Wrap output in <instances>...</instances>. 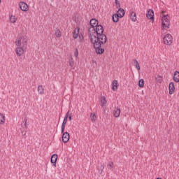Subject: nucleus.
<instances>
[{"mask_svg":"<svg viewBox=\"0 0 179 179\" xmlns=\"http://www.w3.org/2000/svg\"><path fill=\"white\" fill-rule=\"evenodd\" d=\"M88 31L90 33L89 37L90 38V41L93 45L96 54L99 55L104 54V48H101L103 44L107 43V36L103 34L104 28L101 24H99L93 28L92 31H90V29Z\"/></svg>","mask_w":179,"mask_h":179,"instance_id":"f257e3e1","label":"nucleus"},{"mask_svg":"<svg viewBox=\"0 0 179 179\" xmlns=\"http://www.w3.org/2000/svg\"><path fill=\"white\" fill-rule=\"evenodd\" d=\"M27 49V40H25V38L23 39L22 45V47H17L16 48V55L17 57H22L23 55V53Z\"/></svg>","mask_w":179,"mask_h":179,"instance_id":"f03ea898","label":"nucleus"},{"mask_svg":"<svg viewBox=\"0 0 179 179\" xmlns=\"http://www.w3.org/2000/svg\"><path fill=\"white\" fill-rule=\"evenodd\" d=\"M167 16H169V15H164L162 19V24L164 29H170V20H169Z\"/></svg>","mask_w":179,"mask_h":179,"instance_id":"7ed1b4c3","label":"nucleus"},{"mask_svg":"<svg viewBox=\"0 0 179 179\" xmlns=\"http://www.w3.org/2000/svg\"><path fill=\"white\" fill-rule=\"evenodd\" d=\"M164 44L166 45H171L173 44V36L171 34H167L164 36L163 38Z\"/></svg>","mask_w":179,"mask_h":179,"instance_id":"20e7f679","label":"nucleus"},{"mask_svg":"<svg viewBox=\"0 0 179 179\" xmlns=\"http://www.w3.org/2000/svg\"><path fill=\"white\" fill-rule=\"evenodd\" d=\"M146 17L149 20H154V19H155V11H153V10H152V9L148 10L147 11V13H146Z\"/></svg>","mask_w":179,"mask_h":179,"instance_id":"39448f33","label":"nucleus"},{"mask_svg":"<svg viewBox=\"0 0 179 179\" xmlns=\"http://www.w3.org/2000/svg\"><path fill=\"white\" fill-rule=\"evenodd\" d=\"M70 138H71V136L69 135V133L66 131L62 134V141L64 143H68V142H69Z\"/></svg>","mask_w":179,"mask_h":179,"instance_id":"423d86ee","label":"nucleus"},{"mask_svg":"<svg viewBox=\"0 0 179 179\" xmlns=\"http://www.w3.org/2000/svg\"><path fill=\"white\" fill-rule=\"evenodd\" d=\"M19 7L22 12H27L29 10V6L23 1L19 3Z\"/></svg>","mask_w":179,"mask_h":179,"instance_id":"0eeeda50","label":"nucleus"},{"mask_svg":"<svg viewBox=\"0 0 179 179\" xmlns=\"http://www.w3.org/2000/svg\"><path fill=\"white\" fill-rule=\"evenodd\" d=\"M90 25L92 29H94L95 27H96V26L99 25V21L96 20V18H92L90 21Z\"/></svg>","mask_w":179,"mask_h":179,"instance_id":"6e6552de","label":"nucleus"},{"mask_svg":"<svg viewBox=\"0 0 179 179\" xmlns=\"http://www.w3.org/2000/svg\"><path fill=\"white\" fill-rule=\"evenodd\" d=\"M24 38H25V40H27V38H26V36H21L18 38L17 41H15V45H17V47H22L23 45Z\"/></svg>","mask_w":179,"mask_h":179,"instance_id":"1a4fd4ad","label":"nucleus"},{"mask_svg":"<svg viewBox=\"0 0 179 179\" xmlns=\"http://www.w3.org/2000/svg\"><path fill=\"white\" fill-rule=\"evenodd\" d=\"M57 159H58V155H57V154H53L51 156L50 162L53 164V166H57Z\"/></svg>","mask_w":179,"mask_h":179,"instance_id":"9d476101","label":"nucleus"},{"mask_svg":"<svg viewBox=\"0 0 179 179\" xmlns=\"http://www.w3.org/2000/svg\"><path fill=\"white\" fill-rule=\"evenodd\" d=\"M169 94H174V90H176V87L174 86V83L171 82L169 85Z\"/></svg>","mask_w":179,"mask_h":179,"instance_id":"9b49d317","label":"nucleus"},{"mask_svg":"<svg viewBox=\"0 0 179 179\" xmlns=\"http://www.w3.org/2000/svg\"><path fill=\"white\" fill-rule=\"evenodd\" d=\"M113 115L115 117V118H118V117L121 115V110L120 108H115L113 110Z\"/></svg>","mask_w":179,"mask_h":179,"instance_id":"f8f14e48","label":"nucleus"},{"mask_svg":"<svg viewBox=\"0 0 179 179\" xmlns=\"http://www.w3.org/2000/svg\"><path fill=\"white\" fill-rule=\"evenodd\" d=\"M118 80H114L112 83V90L115 92L118 89Z\"/></svg>","mask_w":179,"mask_h":179,"instance_id":"ddd939ff","label":"nucleus"},{"mask_svg":"<svg viewBox=\"0 0 179 179\" xmlns=\"http://www.w3.org/2000/svg\"><path fill=\"white\" fill-rule=\"evenodd\" d=\"M116 14L118 15L120 18L124 17V16H125V10H124V8H118Z\"/></svg>","mask_w":179,"mask_h":179,"instance_id":"4468645a","label":"nucleus"},{"mask_svg":"<svg viewBox=\"0 0 179 179\" xmlns=\"http://www.w3.org/2000/svg\"><path fill=\"white\" fill-rule=\"evenodd\" d=\"M131 64L136 68L137 71H141V66L139 65L138 60L134 59L131 62Z\"/></svg>","mask_w":179,"mask_h":179,"instance_id":"2eb2a0df","label":"nucleus"},{"mask_svg":"<svg viewBox=\"0 0 179 179\" xmlns=\"http://www.w3.org/2000/svg\"><path fill=\"white\" fill-rule=\"evenodd\" d=\"M112 20L113 23H118L120 22V15L118 14H113L112 16Z\"/></svg>","mask_w":179,"mask_h":179,"instance_id":"dca6fc26","label":"nucleus"},{"mask_svg":"<svg viewBox=\"0 0 179 179\" xmlns=\"http://www.w3.org/2000/svg\"><path fill=\"white\" fill-rule=\"evenodd\" d=\"M173 80L174 82H176V83H178L179 82V71H176L174 72L173 74Z\"/></svg>","mask_w":179,"mask_h":179,"instance_id":"f3484780","label":"nucleus"},{"mask_svg":"<svg viewBox=\"0 0 179 179\" xmlns=\"http://www.w3.org/2000/svg\"><path fill=\"white\" fill-rule=\"evenodd\" d=\"M130 19L131 22H136V13L131 11L130 13Z\"/></svg>","mask_w":179,"mask_h":179,"instance_id":"a211bd4d","label":"nucleus"},{"mask_svg":"<svg viewBox=\"0 0 179 179\" xmlns=\"http://www.w3.org/2000/svg\"><path fill=\"white\" fill-rule=\"evenodd\" d=\"M106 105H107V100L106 99V96H101V107H106Z\"/></svg>","mask_w":179,"mask_h":179,"instance_id":"6ab92c4d","label":"nucleus"},{"mask_svg":"<svg viewBox=\"0 0 179 179\" xmlns=\"http://www.w3.org/2000/svg\"><path fill=\"white\" fill-rule=\"evenodd\" d=\"M79 36V28H78L77 29H76L74 31H73V38L76 39L78 38Z\"/></svg>","mask_w":179,"mask_h":179,"instance_id":"aec40b11","label":"nucleus"},{"mask_svg":"<svg viewBox=\"0 0 179 179\" xmlns=\"http://www.w3.org/2000/svg\"><path fill=\"white\" fill-rule=\"evenodd\" d=\"M0 124L1 125L5 124V115L2 113H0Z\"/></svg>","mask_w":179,"mask_h":179,"instance_id":"412c9836","label":"nucleus"},{"mask_svg":"<svg viewBox=\"0 0 179 179\" xmlns=\"http://www.w3.org/2000/svg\"><path fill=\"white\" fill-rule=\"evenodd\" d=\"M38 92L39 94H44V88L43 87V85H39L38 87Z\"/></svg>","mask_w":179,"mask_h":179,"instance_id":"4be33fe9","label":"nucleus"},{"mask_svg":"<svg viewBox=\"0 0 179 179\" xmlns=\"http://www.w3.org/2000/svg\"><path fill=\"white\" fill-rule=\"evenodd\" d=\"M55 36L57 37V38H60L62 34H61V31L59 29H56L55 32Z\"/></svg>","mask_w":179,"mask_h":179,"instance_id":"5701e85b","label":"nucleus"},{"mask_svg":"<svg viewBox=\"0 0 179 179\" xmlns=\"http://www.w3.org/2000/svg\"><path fill=\"white\" fill-rule=\"evenodd\" d=\"M16 20H17V18L15 15H11L10 17V22L11 23H16Z\"/></svg>","mask_w":179,"mask_h":179,"instance_id":"b1692460","label":"nucleus"},{"mask_svg":"<svg viewBox=\"0 0 179 179\" xmlns=\"http://www.w3.org/2000/svg\"><path fill=\"white\" fill-rule=\"evenodd\" d=\"M138 86L140 87H143V86H145V80H143V79L141 78L138 80Z\"/></svg>","mask_w":179,"mask_h":179,"instance_id":"393cba45","label":"nucleus"},{"mask_svg":"<svg viewBox=\"0 0 179 179\" xmlns=\"http://www.w3.org/2000/svg\"><path fill=\"white\" fill-rule=\"evenodd\" d=\"M155 79L158 83H162V82H163V77L161 76H157Z\"/></svg>","mask_w":179,"mask_h":179,"instance_id":"a878e982","label":"nucleus"},{"mask_svg":"<svg viewBox=\"0 0 179 179\" xmlns=\"http://www.w3.org/2000/svg\"><path fill=\"white\" fill-rule=\"evenodd\" d=\"M107 167L108 169H109V170H111V169H114V162H109L108 164L107 165Z\"/></svg>","mask_w":179,"mask_h":179,"instance_id":"bb28decb","label":"nucleus"},{"mask_svg":"<svg viewBox=\"0 0 179 179\" xmlns=\"http://www.w3.org/2000/svg\"><path fill=\"white\" fill-rule=\"evenodd\" d=\"M115 3L116 5L117 9H120V8H121V4L118 0H115Z\"/></svg>","mask_w":179,"mask_h":179,"instance_id":"cd10ccee","label":"nucleus"},{"mask_svg":"<svg viewBox=\"0 0 179 179\" xmlns=\"http://www.w3.org/2000/svg\"><path fill=\"white\" fill-rule=\"evenodd\" d=\"M90 117L92 121H96V115L94 113H91Z\"/></svg>","mask_w":179,"mask_h":179,"instance_id":"c85d7f7f","label":"nucleus"},{"mask_svg":"<svg viewBox=\"0 0 179 179\" xmlns=\"http://www.w3.org/2000/svg\"><path fill=\"white\" fill-rule=\"evenodd\" d=\"M74 57H76V58H78V57H79V50H78V48L75 49Z\"/></svg>","mask_w":179,"mask_h":179,"instance_id":"c756f323","label":"nucleus"},{"mask_svg":"<svg viewBox=\"0 0 179 179\" xmlns=\"http://www.w3.org/2000/svg\"><path fill=\"white\" fill-rule=\"evenodd\" d=\"M24 126L25 127L26 129H27V117L24 118Z\"/></svg>","mask_w":179,"mask_h":179,"instance_id":"7c9ffc66","label":"nucleus"},{"mask_svg":"<svg viewBox=\"0 0 179 179\" xmlns=\"http://www.w3.org/2000/svg\"><path fill=\"white\" fill-rule=\"evenodd\" d=\"M69 115V110L66 113V114L63 120L64 121H68Z\"/></svg>","mask_w":179,"mask_h":179,"instance_id":"2f4dec72","label":"nucleus"},{"mask_svg":"<svg viewBox=\"0 0 179 179\" xmlns=\"http://www.w3.org/2000/svg\"><path fill=\"white\" fill-rule=\"evenodd\" d=\"M69 65L70 66L73 67L74 63H73V60L71 59V60L69 61Z\"/></svg>","mask_w":179,"mask_h":179,"instance_id":"473e14b6","label":"nucleus"},{"mask_svg":"<svg viewBox=\"0 0 179 179\" xmlns=\"http://www.w3.org/2000/svg\"><path fill=\"white\" fill-rule=\"evenodd\" d=\"M62 134H65V126L62 125Z\"/></svg>","mask_w":179,"mask_h":179,"instance_id":"72a5a7b5","label":"nucleus"},{"mask_svg":"<svg viewBox=\"0 0 179 179\" xmlns=\"http://www.w3.org/2000/svg\"><path fill=\"white\" fill-rule=\"evenodd\" d=\"M66 122H68V121H66V120H63V122H62V126L65 127V126L66 125Z\"/></svg>","mask_w":179,"mask_h":179,"instance_id":"f704fd0d","label":"nucleus"},{"mask_svg":"<svg viewBox=\"0 0 179 179\" xmlns=\"http://www.w3.org/2000/svg\"><path fill=\"white\" fill-rule=\"evenodd\" d=\"M69 121H72V113H70L69 115Z\"/></svg>","mask_w":179,"mask_h":179,"instance_id":"c9c22d12","label":"nucleus"},{"mask_svg":"<svg viewBox=\"0 0 179 179\" xmlns=\"http://www.w3.org/2000/svg\"><path fill=\"white\" fill-rule=\"evenodd\" d=\"M79 37H80V41H83V39H84V38H83V36H79Z\"/></svg>","mask_w":179,"mask_h":179,"instance_id":"e433bc0d","label":"nucleus"},{"mask_svg":"<svg viewBox=\"0 0 179 179\" xmlns=\"http://www.w3.org/2000/svg\"><path fill=\"white\" fill-rule=\"evenodd\" d=\"M101 173H103V170H104V166H101Z\"/></svg>","mask_w":179,"mask_h":179,"instance_id":"4c0bfd02","label":"nucleus"},{"mask_svg":"<svg viewBox=\"0 0 179 179\" xmlns=\"http://www.w3.org/2000/svg\"><path fill=\"white\" fill-rule=\"evenodd\" d=\"M24 136H26V131L24 132V134H23Z\"/></svg>","mask_w":179,"mask_h":179,"instance_id":"58836bf2","label":"nucleus"},{"mask_svg":"<svg viewBox=\"0 0 179 179\" xmlns=\"http://www.w3.org/2000/svg\"><path fill=\"white\" fill-rule=\"evenodd\" d=\"M0 3H1V0H0Z\"/></svg>","mask_w":179,"mask_h":179,"instance_id":"ea45409f","label":"nucleus"}]
</instances>
